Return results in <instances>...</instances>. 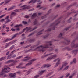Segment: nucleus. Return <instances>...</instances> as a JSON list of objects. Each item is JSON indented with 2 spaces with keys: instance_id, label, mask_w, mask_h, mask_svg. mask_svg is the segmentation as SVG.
<instances>
[{
  "instance_id": "aec40b11",
  "label": "nucleus",
  "mask_w": 78,
  "mask_h": 78,
  "mask_svg": "<svg viewBox=\"0 0 78 78\" xmlns=\"http://www.w3.org/2000/svg\"><path fill=\"white\" fill-rule=\"evenodd\" d=\"M44 72H45V70L41 71L39 73V74L40 75H42L43 74V73Z\"/></svg>"
},
{
  "instance_id": "8fccbe9b",
  "label": "nucleus",
  "mask_w": 78,
  "mask_h": 78,
  "mask_svg": "<svg viewBox=\"0 0 78 78\" xmlns=\"http://www.w3.org/2000/svg\"><path fill=\"white\" fill-rule=\"evenodd\" d=\"M31 50H33V49H30L29 50H27L25 52L26 53H27V52H28L29 51H31Z\"/></svg>"
},
{
  "instance_id": "423d86ee",
  "label": "nucleus",
  "mask_w": 78,
  "mask_h": 78,
  "mask_svg": "<svg viewBox=\"0 0 78 78\" xmlns=\"http://www.w3.org/2000/svg\"><path fill=\"white\" fill-rule=\"evenodd\" d=\"M24 59H25V58H27L25 59H23V61H25V62H26V61H28V60H29V59H31V57L26 56L24 57Z\"/></svg>"
},
{
  "instance_id": "bb28decb",
  "label": "nucleus",
  "mask_w": 78,
  "mask_h": 78,
  "mask_svg": "<svg viewBox=\"0 0 78 78\" xmlns=\"http://www.w3.org/2000/svg\"><path fill=\"white\" fill-rule=\"evenodd\" d=\"M5 59H6V57H2L0 58V61H3V60H4Z\"/></svg>"
},
{
  "instance_id": "f8f14e48",
  "label": "nucleus",
  "mask_w": 78,
  "mask_h": 78,
  "mask_svg": "<svg viewBox=\"0 0 78 78\" xmlns=\"http://www.w3.org/2000/svg\"><path fill=\"white\" fill-rule=\"evenodd\" d=\"M31 29V27H26V28L24 29L23 30V31H25L26 30V32H28L29 30H30Z\"/></svg>"
},
{
  "instance_id": "2f4dec72",
  "label": "nucleus",
  "mask_w": 78,
  "mask_h": 78,
  "mask_svg": "<svg viewBox=\"0 0 78 78\" xmlns=\"http://www.w3.org/2000/svg\"><path fill=\"white\" fill-rule=\"evenodd\" d=\"M34 33H35V32H34L32 33H31V34L29 35L28 36H27V37H30V36H31V35H33V34H34Z\"/></svg>"
},
{
  "instance_id": "f03ea898",
  "label": "nucleus",
  "mask_w": 78,
  "mask_h": 78,
  "mask_svg": "<svg viewBox=\"0 0 78 78\" xmlns=\"http://www.w3.org/2000/svg\"><path fill=\"white\" fill-rule=\"evenodd\" d=\"M59 23H60V21H58V20H57L54 22L50 25V26L49 27V28L48 29L47 31H50L51 30V28H52V30H55V27L56 26H57Z\"/></svg>"
},
{
  "instance_id": "4be33fe9",
  "label": "nucleus",
  "mask_w": 78,
  "mask_h": 78,
  "mask_svg": "<svg viewBox=\"0 0 78 78\" xmlns=\"http://www.w3.org/2000/svg\"><path fill=\"white\" fill-rule=\"evenodd\" d=\"M13 54H9L8 55V56H7V59H10L11 58V56H12V55Z\"/></svg>"
},
{
  "instance_id": "a878e982",
  "label": "nucleus",
  "mask_w": 78,
  "mask_h": 78,
  "mask_svg": "<svg viewBox=\"0 0 78 78\" xmlns=\"http://www.w3.org/2000/svg\"><path fill=\"white\" fill-rule=\"evenodd\" d=\"M15 28H17V27H22V24H20L19 25H16V26H15Z\"/></svg>"
},
{
  "instance_id": "6e6d98bb",
  "label": "nucleus",
  "mask_w": 78,
  "mask_h": 78,
  "mask_svg": "<svg viewBox=\"0 0 78 78\" xmlns=\"http://www.w3.org/2000/svg\"><path fill=\"white\" fill-rule=\"evenodd\" d=\"M37 27H34L32 30L31 31H33V30H36V29H37Z\"/></svg>"
},
{
  "instance_id": "72a5a7b5",
  "label": "nucleus",
  "mask_w": 78,
  "mask_h": 78,
  "mask_svg": "<svg viewBox=\"0 0 78 78\" xmlns=\"http://www.w3.org/2000/svg\"><path fill=\"white\" fill-rule=\"evenodd\" d=\"M72 18L71 17H70V18H69L68 20V23H70L71 22V21H70V20L72 19Z\"/></svg>"
},
{
  "instance_id": "cd10ccee",
  "label": "nucleus",
  "mask_w": 78,
  "mask_h": 78,
  "mask_svg": "<svg viewBox=\"0 0 78 78\" xmlns=\"http://www.w3.org/2000/svg\"><path fill=\"white\" fill-rule=\"evenodd\" d=\"M62 35H63V34H62V33H60L58 36L59 37H60V38H62Z\"/></svg>"
},
{
  "instance_id": "774afa93",
  "label": "nucleus",
  "mask_w": 78,
  "mask_h": 78,
  "mask_svg": "<svg viewBox=\"0 0 78 78\" xmlns=\"http://www.w3.org/2000/svg\"><path fill=\"white\" fill-rule=\"evenodd\" d=\"M16 56V55L15 54H14L13 55V56L12 57V58H15Z\"/></svg>"
},
{
  "instance_id": "7c9ffc66",
  "label": "nucleus",
  "mask_w": 78,
  "mask_h": 78,
  "mask_svg": "<svg viewBox=\"0 0 78 78\" xmlns=\"http://www.w3.org/2000/svg\"><path fill=\"white\" fill-rule=\"evenodd\" d=\"M14 45H12L9 48V50H12V49H13L14 48Z\"/></svg>"
},
{
  "instance_id": "58836bf2",
  "label": "nucleus",
  "mask_w": 78,
  "mask_h": 78,
  "mask_svg": "<svg viewBox=\"0 0 78 78\" xmlns=\"http://www.w3.org/2000/svg\"><path fill=\"white\" fill-rule=\"evenodd\" d=\"M71 6H72V5H69V6H68L66 8V9L67 10H69V9H70V7H71Z\"/></svg>"
},
{
  "instance_id": "39448f33",
  "label": "nucleus",
  "mask_w": 78,
  "mask_h": 78,
  "mask_svg": "<svg viewBox=\"0 0 78 78\" xmlns=\"http://www.w3.org/2000/svg\"><path fill=\"white\" fill-rule=\"evenodd\" d=\"M4 67L5 68H4L2 70V72H4L5 70H9V69H11L10 68H9V67H8L7 65H5L4 66Z\"/></svg>"
},
{
  "instance_id": "2eb2a0df",
  "label": "nucleus",
  "mask_w": 78,
  "mask_h": 78,
  "mask_svg": "<svg viewBox=\"0 0 78 78\" xmlns=\"http://www.w3.org/2000/svg\"><path fill=\"white\" fill-rule=\"evenodd\" d=\"M50 65L48 66V65H43V66H42L41 68L42 69H43V68H45V67H47L48 68V67H50Z\"/></svg>"
},
{
  "instance_id": "bf43d9fd",
  "label": "nucleus",
  "mask_w": 78,
  "mask_h": 78,
  "mask_svg": "<svg viewBox=\"0 0 78 78\" xmlns=\"http://www.w3.org/2000/svg\"><path fill=\"white\" fill-rule=\"evenodd\" d=\"M63 66H62V67H61L59 69H58V71H59L60 70H61L62 69H63Z\"/></svg>"
},
{
  "instance_id": "09e8293b",
  "label": "nucleus",
  "mask_w": 78,
  "mask_h": 78,
  "mask_svg": "<svg viewBox=\"0 0 78 78\" xmlns=\"http://www.w3.org/2000/svg\"><path fill=\"white\" fill-rule=\"evenodd\" d=\"M38 45H39V44H38L37 45H34L32 46H31V48H34V47H36V46H38Z\"/></svg>"
},
{
  "instance_id": "9d476101",
  "label": "nucleus",
  "mask_w": 78,
  "mask_h": 78,
  "mask_svg": "<svg viewBox=\"0 0 78 78\" xmlns=\"http://www.w3.org/2000/svg\"><path fill=\"white\" fill-rule=\"evenodd\" d=\"M27 6V5H24L21 6V8H22L23 7H24V8H23V9H20V10H22V9H23L24 10H25V9H26V8L27 9H30V6H28L27 7H25V6Z\"/></svg>"
},
{
  "instance_id": "6e6552de",
  "label": "nucleus",
  "mask_w": 78,
  "mask_h": 78,
  "mask_svg": "<svg viewBox=\"0 0 78 78\" xmlns=\"http://www.w3.org/2000/svg\"><path fill=\"white\" fill-rule=\"evenodd\" d=\"M16 73H14V74L11 73L10 74H9V75L10 78H16Z\"/></svg>"
},
{
  "instance_id": "412c9836",
  "label": "nucleus",
  "mask_w": 78,
  "mask_h": 78,
  "mask_svg": "<svg viewBox=\"0 0 78 78\" xmlns=\"http://www.w3.org/2000/svg\"><path fill=\"white\" fill-rule=\"evenodd\" d=\"M60 64V62H57L55 64V68L58 67L59 65V64Z\"/></svg>"
},
{
  "instance_id": "c756f323",
  "label": "nucleus",
  "mask_w": 78,
  "mask_h": 78,
  "mask_svg": "<svg viewBox=\"0 0 78 78\" xmlns=\"http://www.w3.org/2000/svg\"><path fill=\"white\" fill-rule=\"evenodd\" d=\"M17 35V34H16L15 35H14L11 39H10V40H12V39H13L14 38H15L16 37V36Z\"/></svg>"
},
{
  "instance_id": "473e14b6",
  "label": "nucleus",
  "mask_w": 78,
  "mask_h": 78,
  "mask_svg": "<svg viewBox=\"0 0 78 78\" xmlns=\"http://www.w3.org/2000/svg\"><path fill=\"white\" fill-rule=\"evenodd\" d=\"M10 1H11V0H6V1L5 2V3L4 4V5H6V3H9V2H10Z\"/></svg>"
},
{
  "instance_id": "4d7b16f0",
  "label": "nucleus",
  "mask_w": 78,
  "mask_h": 78,
  "mask_svg": "<svg viewBox=\"0 0 78 78\" xmlns=\"http://www.w3.org/2000/svg\"><path fill=\"white\" fill-rule=\"evenodd\" d=\"M16 31V29H14L13 28H12L10 31Z\"/></svg>"
},
{
  "instance_id": "4468645a",
  "label": "nucleus",
  "mask_w": 78,
  "mask_h": 78,
  "mask_svg": "<svg viewBox=\"0 0 78 78\" xmlns=\"http://www.w3.org/2000/svg\"><path fill=\"white\" fill-rule=\"evenodd\" d=\"M44 30L43 29L41 30L37 34V36H39V35H41V34H42V32L43 31H44Z\"/></svg>"
},
{
  "instance_id": "e2e57ef3",
  "label": "nucleus",
  "mask_w": 78,
  "mask_h": 78,
  "mask_svg": "<svg viewBox=\"0 0 78 78\" xmlns=\"http://www.w3.org/2000/svg\"><path fill=\"white\" fill-rule=\"evenodd\" d=\"M29 17H30V16H28L27 15L25 16V17L27 19H28Z\"/></svg>"
},
{
  "instance_id": "6ab92c4d",
  "label": "nucleus",
  "mask_w": 78,
  "mask_h": 78,
  "mask_svg": "<svg viewBox=\"0 0 78 78\" xmlns=\"http://www.w3.org/2000/svg\"><path fill=\"white\" fill-rule=\"evenodd\" d=\"M52 73H53V72H51L50 73L46 75V77H48V76H50V75H51Z\"/></svg>"
},
{
  "instance_id": "ddd939ff",
  "label": "nucleus",
  "mask_w": 78,
  "mask_h": 78,
  "mask_svg": "<svg viewBox=\"0 0 78 78\" xmlns=\"http://www.w3.org/2000/svg\"><path fill=\"white\" fill-rule=\"evenodd\" d=\"M11 44V42H9L8 43H7L5 44V46H6V47H5V48H7V47H8L9 45Z\"/></svg>"
},
{
  "instance_id": "338daca9",
  "label": "nucleus",
  "mask_w": 78,
  "mask_h": 78,
  "mask_svg": "<svg viewBox=\"0 0 78 78\" xmlns=\"http://www.w3.org/2000/svg\"><path fill=\"white\" fill-rule=\"evenodd\" d=\"M8 76L6 74H5L3 76V77H7Z\"/></svg>"
},
{
  "instance_id": "9b49d317",
  "label": "nucleus",
  "mask_w": 78,
  "mask_h": 78,
  "mask_svg": "<svg viewBox=\"0 0 78 78\" xmlns=\"http://www.w3.org/2000/svg\"><path fill=\"white\" fill-rule=\"evenodd\" d=\"M76 58H73V61L70 62V64H76Z\"/></svg>"
},
{
  "instance_id": "79ce46f5",
  "label": "nucleus",
  "mask_w": 78,
  "mask_h": 78,
  "mask_svg": "<svg viewBox=\"0 0 78 78\" xmlns=\"http://www.w3.org/2000/svg\"><path fill=\"white\" fill-rule=\"evenodd\" d=\"M32 3H34L36 2V0H35L34 1V0H31Z\"/></svg>"
},
{
  "instance_id": "c03bdc74",
  "label": "nucleus",
  "mask_w": 78,
  "mask_h": 78,
  "mask_svg": "<svg viewBox=\"0 0 78 78\" xmlns=\"http://www.w3.org/2000/svg\"><path fill=\"white\" fill-rule=\"evenodd\" d=\"M16 68H18L19 69H20V68H21V66L20 65L16 66Z\"/></svg>"
},
{
  "instance_id": "393cba45",
  "label": "nucleus",
  "mask_w": 78,
  "mask_h": 78,
  "mask_svg": "<svg viewBox=\"0 0 78 78\" xmlns=\"http://www.w3.org/2000/svg\"><path fill=\"white\" fill-rule=\"evenodd\" d=\"M37 16L36 13H34L31 16L32 17H35Z\"/></svg>"
},
{
  "instance_id": "13d9d810",
  "label": "nucleus",
  "mask_w": 78,
  "mask_h": 78,
  "mask_svg": "<svg viewBox=\"0 0 78 78\" xmlns=\"http://www.w3.org/2000/svg\"><path fill=\"white\" fill-rule=\"evenodd\" d=\"M58 62H60V61H61V59H59V58H57Z\"/></svg>"
},
{
  "instance_id": "7ed1b4c3",
  "label": "nucleus",
  "mask_w": 78,
  "mask_h": 78,
  "mask_svg": "<svg viewBox=\"0 0 78 78\" xmlns=\"http://www.w3.org/2000/svg\"><path fill=\"white\" fill-rule=\"evenodd\" d=\"M71 48H69V47H66V50L70 51L72 50L73 48H77L78 47V43H75V40H73L72 43L71 45Z\"/></svg>"
},
{
  "instance_id": "603ef678",
  "label": "nucleus",
  "mask_w": 78,
  "mask_h": 78,
  "mask_svg": "<svg viewBox=\"0 0 78 78\" xmlns=\"http://www.w3.org/2000/svg\"><path fill=\"white\" fill-rule=\"evenodd\" d=\"M5 14H4L2 15L1 16H0V19H1V18H2V17H4L5 16Z\"/></svg>"
},
{
  "instance_id": "ea45409f",
  "label": "nucleus",
  "mask_w": 78,
  "mask_h": 78,
  "mask_svg": "<svg viewBox=\"0 0 78 78\" xmlns=\"http://www.w3.org/2000/svg\"><path fill=\"white\" fill-rule=\"evenodd\" d=\"M33 23H34V25H36V24H37V20H35L34 22Z\"/></svg>"
},
{
  "instance_id": "20e7f679",
  "label": "nucleus",
  "mask_w": 78,
  "mask_h": 78,
  "mask_svg": "<svg viewBox=\"0 0 78 78\" xmlns=\"http://www.w3.org/2000/svg\"><path fill=\"white\" fill-rule=\"evenodd\" d=\"M36 59H33L32 60L29 61V62H30L27 63V64H26L25 66H29V65H31V64H32L33 62V61H36Z\"/></svg>"
},
{
  "instance_id": "69168bd1",
  "label": "nucleus",
  "mask_w": 78,
  "mask_h": 78,
  "mask_svg": "<svg viewBox=\"0 0 78 78\" xmlns=\"http://www.w3.org/2000/svg\"><path fill=\"white\" fill-rule=\"evenodd\" d=\"M5 20V19H2L1 20H0V22H3Z\"/></svg>"
},
{
  "instance_id": "3c124183",
  "label": "nucleus",
  "mask_w": 78,
  "mask_h": 78,
  "mask_svg": "<svg viewBox=\"0 0 78 78\" xmlns=\"http://www.w3.org/2000/svg\"><path fill=\"white\" fill-rule=\"evenodd\" d=\"M69 66H66L65 68V70H67V69H68V68H69Z\"/></svg>"
},
{
  "instance_id": "a18cd8bd",
  "label": "nucleus",
  "mask_w": 78,
  "mask_h": 78,
  "mask_svg": "<svg viewBox=\"0 0 78 78\" xmlns=\"http://www.w3.org/2000/svg\"><path fill=\"white\" fill-rule=\"evenodd\" d=\"M45 18H46V16H44L41 17V19L43 20L44 19H45Z\"/></svg>"
},
{
  "instance_id": "a19ab883",
  "label": "nucleus",
  "mask_w": 78,
  "mask_h": 78,
  "mask_svg": "<svg viewBox=\"0 0 78 78\" xmlns=\"http://www.w3.org/2000/svg\"><path fill=\"white\" fill-rule=\"evenodd\" d=\"M49 35H48V34H47L46 35H45V36H44L43 37V38L44 39H46V38H47V37Z\"/></svg>"
},
{
  "instance_id": "4c0bfd02",
  "label": "nucleus",
  "mask_w": 78,
  "mask_h": 78,
  "mask_svg": "<svg viewBox=\"0 0 78 78\" xmlns=\"http://www.w3.org/2000/svg\"><path fill=\"white\" fill-rule=\"evenodd\" d=\"M51 57H48V58H47V59H46V61H48L49 60H51Z\"/></svg>"
},
{
  "instance_id": "f257e3e1",
  "label": "nucleus",
  "mask_w": 78,
  "mask_h": 78,
  "mask_svg": "<svg viewBox=\"0 0 78 78\" xmlns=\"http://www.w3.org/2000/svg\"><path fill=\"white\" fill-rule=\"evenodd\" d=\"M55 40H52L51 41H46L45 43L46 44L45 45V47L44 46H43L42 45H41L39 46H38L35 49V50H37V48H40L41 49L40 51H41L42 52H44L45 51V50L43 49V48H49V47L48 46H52V42H53V41H55Z\"/></svg>"
},
{
  "instance_id": "864d4df0",
  "label": "nucleus",
  "mask_w": 78,
  "mask_h": 78,
  "mask_svg": "<svg viewBox=\"0 0 78 78\" xmlns=\"http://www.w3.org/2000/svg\"><path fill=\"white\" fill-rule=\"evenodd\" d=\"M38 77H39V75H37L34 77V78H37Z\"/></svg>"
},
{
  "instance_id": "f3484780",
  "label": "nucleus",
  "mask_w": 78,
  "mask_h": 78,
  "mask_svg": "<svg viewBox=\"0 0 78 78\" xmlns=\"http://www.w3.org/2000/svg\"><path fill=\"white\" fill-rule=\"evenodd\" d=\"M10 39H9V38H7L5 40H4L3 41V42H4V43H5V42H8V41H11V40H10Z\"/></svg>"
},
{
  "instance_id": "dca6fc26",
  "label": "nucleus",
  "mask_w": 78,
  "mask_h": 78,
  "mask_svg": "<svg viewBox=\"0 0 78 78\" xmlns=\"http://www.w3.org/2000/svg\"><path fill=\"white\" fill-rule=\"evenodd\" d=\"M14 8H16V6H13L12 7L9 8L8 9V11H11V10L13 9Z\"/></svg>"
},
{
  "instance_id": "c85d7f7f",
  "label": "nucleus",
  "mask_w": 78,
  "mask_h": 78,
  "mask_svg": "<svg viewBox=\"0 0 78 78\" xmlns=\"http://www.w3.org/2000/svg\"><path fill=\"white\" fill-rule=\"evenodd\" d=\"M54 50V47H50V49L49 51H52Z\"/></svg>"
},
{
  "instance_id": "5fc2aeb1",
  "label": "nucleus",
  "mask_w": 78,
  "mask_h": 78,
  "mask_svg": "<svg viewBox=\"0 0 78 78\" xmlns=\"http://www.w3.org/2000/svg\"><path fill=\"white\" fill-rule=\"evenodd\" d=\"M69 27L66 28L64 29V30L65 31H67V30H68L69 29Z\"/></svg>"
},
{
  "instance_id": "49530a36",
  "label": "nucleus",
  "mask_w": 78,
  "mask_h": 78,
  "mask_svg": "<svg viewBox=\"0 0 78 78\" xmlns=\"http://www.w3.org/2000/svg\"><path fill=\"white\" fill-rule=\"evenodd\" d=\"M31 46V44L29 45L26 46L25 47H24V48H28V47H30V46Z\"/></svg>"
},
{
  "instance_id": "680f3d73",
  "label": "nucleus",
  "mask_w": 78,
  "mask_h": 78,
  "mask_svg": "<svg viewBox=\"0 0 78 78\" xmlns=\"http://www.w3.org/2000/svg\"><path fill=\"white\" fill-rule=\"evenodd\" d=\"M24 44H25V42L23 41V42H21L20 44V45H23Z\"/></svg>"
},
{
  "instance_id": "0eeeda50",
  "label": "nucleus",
  "mask_w": 78,
  "mask_h": 78,
  "mask_svg": "<svg viewBox=\"0 0 78 78\" xmlns=\"http://www.w3.org/2000/svg\"><path fill=\"white\" fill-rule=\"evenodd\" d=\"M71 52L72 54H73V55H74V56H76V54L78 52V50H73L71 51Z\"/></svg>"
},
{
  "instance_id": "de8ad7c7",
  "label": "nucleus",
  "mask_w": 78,
  "mask_h": 78,
  "mask_svg": "<svg viewBox=\"0 0 78 78\" xmlns=\"http://www.w3.org/2000/svg\"><path fill=\"white\" fill-rule=\"evenodd\" d=\"M22 57V56H20L19 57H18L16 58V59H20Z\"/></svg>"
},
{
  "instance_id": "1a4fd4ad",
  "label": "nucleus",
  "mask_w": 78,
  "mask_h": 78,
  "mask_svg": "<svg viewBox=\"0 0 78 78\" xmlns=\"http://www.w3.org/2000/svg\"><path fill=\"white\" fill-rule=\"evenodd\" d=\"M34 41H35V39H28L27 40V41L29 42L30 43H32V42H34Z\"/></svg>"
},
{
  "instance_id": "052dcab7",
  "label": "nucleus",
  "mask_w": 78,
  "mask_h": 78,
  "mask_svg": "<svg viewBox=\"0 0 78 78\" xmlns=\"http://www.w3.org/2000/svg\"><path fill=\"white\" fill-rule=\"evenodd\" d=\"M47 56H48L47 55H44L43 56H42L41 57V58H45V57H46Z\"/></svg>"
},
{
  "instance_id": "e433bc0d",
  "label": "nucleus",
  "mask_w": 78,
  "mask_h": 78,
  "mask_svg": "<svg viewBox=\"0 0 78 78\" xmlns=\"http://www.w3.org/2000/svg\"><path fill=\"white\" fill-rule=\"evenodd\" d=\"M70 73H68V74L66 75L65 77V78H67L69 77V76L70 75Z\"/></svg>"
},
{
  "instance_id": "37998d69",
  "label": "nucleus",
  "mask_w": 78,
  "mask_h": 78,
  "mask_svg": "<svg viewBox=\"0 0 78 78\" xmlns=\"http://www.w3.org/2000/svg\"><path fill=\"white\" fill-rule=\"evenodd\" d=\"M16 12H12L11 14V16H12L13 15H16Z\"/></svg>"
},
{
  "instance_id": "c9c22d12",
  "label": "nucleus",
  "mask_w": 78,
  "mask_h": 78,
  "mask_svg": "<svg viewBox=\"0 0 78 78\" xmlns=\"http://www.w3.org/2000/svg\"><path fill=\"white\" fill-rule=\"evenodd\" d=\"M70 40H66V42H67V43H65V44L66 45H68V44H69V42H70Z\"/></svg>"
},
{
  "instance_id": "b1692460",
  "label": "nucleus",
  "mask_w": 78,
  "mask_h": 78,
  "mask_svg": "<svg viewBox=\"0 0 78 78\" xmlns=\"http://www.w3.org/2000/svg\"><path fill=\"white\" fill-rule=\"evenodd\" d=\"M67 64H68V63L64 62H63V64L62 65V66L63 67H64L65 66H67Z\"/></svg>"
},
{
  "instance_id": "f704fd0d",
  "label": "nucleus",
  "mask_w": 78,
  "mask_h": 78,
  "mask_svg": "<svg viewBox=\"0 0 78 78\" xmlns=\"http://www.w3.org/2000/svg\"><path fill=\"white\" fill-rule=\"evenodd\" d=\"M22 23L24 25H26V24H28V22L26 21H22Z\"/></svg>"
},
{
  "instance_id": "a211bd4d",
  "label": "nucleus",
  "mask_w": 78,
  "mask_h": 78,
  "mask_svg": "<svg viewBox=\"0 0 78 78\" xmlns=\"http://www.w3.org/2000/svg\"><path fill=\"white\" fill-rule=\"evenodd\" d=\"M56 55H52L51 56V59H53L55 58H56Z\"/></svg>"
},
{
  "instance_id": "0e129e2a",
  "label": "nucleus",
  "mask_w": 78,
  "mask_h": 78,
  "mask_svg": "<svg viewBox=\"0 0 78 78\" xmlns=\"http://www.w3.org/2000/svg\"><path fill=\"white\" fill-rule=\"evenodd\" d=\"M9 16H8L6 17L5 18V19H9Z\"/></svg>"
},
{
  "instance_id": "5701e85b",
  "label": "nucleus",
  "mask_w": 78,
  "mask_h": 78,
  "mask_svg": "<svg viewBox=\"0 0 78 78\" xmlns=\"http://www.w3.org/2000/svg\"><path fill=\"white\" fill-rule=\"evenodd\" d=\"M14 62V60H10L8 61L7 62V63H11V62Z\"/></svg>"
}]
</instances>
